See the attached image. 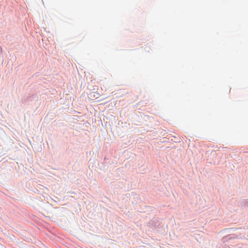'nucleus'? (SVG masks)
I'll list each match as a JSON object with an SVG mask.
<instances>
[{"mask_svg":"<svg viewBox=\"0 0 248 248\" xmlns=\"http://www.w3.org/2000/svg\"><path fill=\"white\" fill-rule=\"evenodd\" d=\"M99 95L98 93H97V96H96V98H97L99 97Z\"/></svg>","mask_w":248,"mask_h":248,"instance_id":"f257e3e1","label":"nucleus"}]
</instances>
